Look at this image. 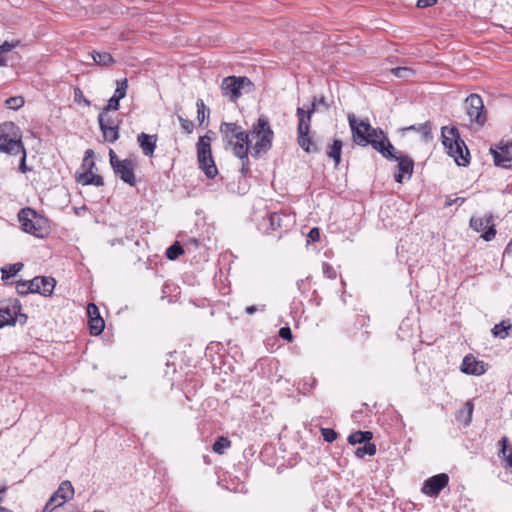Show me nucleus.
I'll return each mask as SVG.
<instances>
[{
	"label": "nucleus",
	"mask_w": 512,
	"mask_h": 512,
	"mask_svg": "<svg viewBox=\"0 0 512 512\" xmlns=\"http://www.w3.org/2000/svg\"><path fill=\"white\" fill-rule=\"evenodd\" d=\"M196 146L199 168L208 178L213 179L218 170L211 153V138L207 134L200 136Z\"/></svg>",
	"instance_id": "nucleus-7"
},
{
	"label": "nucleus",
	"mask_w": 512,
	"mask_h": 512,
	"mask_svg": "<svg viewBox=\"0 0 512 512\" xmlns=\"http://www.w3.org/2000/svg\"><path fill=\"white\" fill-rule=\"evenodd\" d=\"M283 217L281 214L277 213V212H274V213H271L269 215V222H270V227L273 229V230H276V229H279V228H282L283 226Z\"/></svg>",
	"instance_id": "nucleus-41"
},
{
	"label": "nucleus",
	"mask_w": 512,
	"mask_h": 512,
	"mask_svg": "<svg viewBox=\"0 0 512 512\" xmlns=\"http://www.w3.org/2000/svg\"><path fill=\"white\" fill-rule=\"evenodd\" d=\"M94 152L91 149L86 150L85 157L83 159V167L86 166L87 160L93 156Z\"/></svg>",
	"instance_id": "nucleus-60"
},
{
	"label": "nucleus",
	"mask_w": 512,
	"mask_h": 512,
	"mask_svg": "<svg viewBox=\"0 0 512 512\" xmlns=\"http://www.w3.org/2000/svg\"><path fill=\"white\" fill-rule=\"evenodd\" d=\"M106 125L116 126L115 121L106 113Z\"/></svg>",
	"instance_id": "nucleus-62"
},
{
	"label": "nucleus",
	"mask_w": 512,
	"mask_h": 512,
	"mask_svg": "<svg viewBox=\"0 0 512 512\" xmlns=\"http://www.w3.org/2000/svg\"><path fill=\"white\" fill-rule=\"evenodd\" d=\"M436 2H437V0H418L417 7L426 8V7L434 5Z\"/></svg>",
	"instance_id": "nucleus-56"
},
{
	"label": "nucleus",
	"mask_w": 512,
	"mask_h": 512,
	"mask_svg": "<svg viewBox=\"0 0 512 512\" xmlns=\"http://www.w3.org/2000/svg\"><path fill=\"white\" fill-rule=\"evenodd\" d=\"M110 164L121 180L131 186H134L135 174L132 161L128 159L120 160L115 152L111 149L109 152Z\"/></svg>",
	"instance_id": "nucleus-10"
},
{
	"label": "nucleus",
	"mask_w": 512,
	"mask_h": 512,
	"mask_svg": "<svg viewBox=\"0 0 512 512\" xmlns=\"http://www.w3.org/2000/svg\"><path fill=\"white\" fill-rule=\"evenodd\" d=\"M342 147V141L339 139H335L327 151L328 157L334 160L335 166H338L341 161Z\"/></svg>",
	"instance_id": "nucleus-28"
},
{
	"label": "nucleus",
	"mask_w": 512,
	"mask_h": 512,
	"mask_svg": "<svg viewBox=\"0 0 512 512\" xmlns=\"http://www.w3.org/2000/svg\"><path fill=\"white\" fill-rule=\"evenodd\" d=\"M347 118L351 128L353 142L358 146L365 147L369 145L368 139H370L371 136H376V133H382V129L373 128L368 120H359L352 113L348 114Z\"/></svg>",
	"instance_id": "nucleus-6"
},
{
	"label": "nucleus",
	"mask_w": 512,
	"mask_h": 512,
	"mask_svg": "<svg viewBox=\"0 0 512 512\" xmlns=\"http://www.w3.org/2000/svg\"><path fill=\"white\" fill-rule=\"evenodd\" d=\"M512 332V324L509 320H503L500 323L496 324L492 328V334L494 337L505 339L511 335Z\"/></svg>",
	"instance_id": "nucleus-23"
},
{
	"label": "nucleus",
	"mask_w": 512,
	"mask_h": 512,
	"mask_svg": "<svg viewBox=\"0 0 512 512\" xmlns=\"http://www.w3.org/2000/svg\"><path fill=\"white\" fill-rule=\"evenodd\" d=\"M20 129L13 122H4L0 125V153L16 155L24 145Z\"/></svg>",
	"instance_id": "nucleus-5"
},
{
	"label": "nucleus",
	"mask_w": 512,
	"mask_h": 512,
	"mask_svg": "<svg viewBox=\"0 0 512 512\" xmlns=\"http://www.w3.org/2000/svg\"><path fill=\"white\" fill-rule=\"evenodd\" d=\"M87 313H88V316H89V320L94 318V317H101L100 313H99V309H98V307L94 303L88 304V306H87Z\"/></svg>",
	"instance_id": "nucleus-50"
},
{
	"label": "nucleus",
	"mask_w": 512,
	"mask_h": 512,
	"mask_svg": "<svg viewBox=\"0 0 512 512\" xmlns=\"http://www.w3.org/2000/svg\"><path fill=\"white\" fill-rule=\"evenodd\" d=\"M369 145L373 147L378 153L388 160L397 159V151L395 147L390 143L387 135L382 130L381 134L376 133V136H371Z\"/></svg>",
	"instance_id": "nucleus-11"
},
{
	"label": "nucleus",
	"mask_w": 512,
	"mask_h": 512,
	"mask_svg": "<svg viewBox=\"0 0 512 512\" xmlns=\"http://www.w3.org/2000/svg\"><path fill=\"white\" fill-rule=\"evenodd\" d=\"M21 305L15 300L13 303L7 304L5 306L0 307V328H3L7 325H14L16 323L17 317H23L24 321L26 320V316L20 313Z\"/></svg>",
	"instance_id": "nucleus-14"
},
{
	"label": "nucleus",
	"mask_w": 512,
	"mask_h": 512,
	"mask_svg": "<svg viewBox=\"0 0 512 512\" xmlns=\"http://www.w3.org/2000/svg\"><path fill=\"white\" fill-rule=\"evenodd\" d=\"M242 161L241 173L246 175L249 171V159L248 152H246V158H239Z\"/></svg>",
	"instance_id": "nucleus-55"
},
{
	"label": "nucleus",
	"mask_w": 512,
	"mask_h": 512,
	"mask_svg": "<svg viewBox=\"0 0 512 512\" xmlns=\"http://www.w3.org/2000/svg\"><path fill=\"white\" fill-rule=\"evenodd\" d=\"M465 202V198H462V197H457L455 199H448L447 202H446V205L447 206H451L453 204H458V205H461Z\"/></svg>",
	"instance_id": "nucleus-58"
},
{
	"label": "nucleus",
	"mask_w": 512,
	"mask_h": 512,
	"mask_svg": "<svg viewBox=\"0 0 512 512\" xmlns=\"http://www.w3.org/2000/svg\"><path fill=\"white\" fill-rule=\"evenodd\" d=\"M493 221L492 216H486L482 218H471L470 227L477 232L486 229Z\"/></svg>",
	"instance_id": "nucleus-31"
},
{
	"label": "nucleus",
	"mask_w": 512,
	"mask_h": 512,
	"mask_svg": "<svg viewBox=\"0 0 512 512\" xmlns=\"http://www.w3.org/2000/svg\"><path fill=\"white\" fill-rule=\"evenodd\" d=\"M18 221L24 232L37 238H44L49 233L48 220L34 209L26 207L19 211Z\"/></svg>",
	"instance_id": "nucleus-4"
},
{
	"label": "nucleus",
	"mask_w": 512,
	"mask_h": 512,
	"mask_svg": "<svg viewBox=\"0 0 512 512\" xmlns=\"http://www.w3.org/2000/svg\"><path fill=\"white\" fill-rule=\"evenodd\" d=\"M298 118L297 133L310 132L312 115L308 114L302 107L296 110Z\"/></svg>",
	"instance_id": "nucleus-21"
},
{
	"label": "nucleus",
	"mask_w": 512,
	"mask_h": 512,
	"mask_svg": "<svg viewBox=\"0 0 512 512\" xmlns=\"http://www.w3.org/2000/svg\"><path fill=\"white\" fill-rule=\"evenodd\" d=\"M512 146V142H507V143H503V142H500L499 144L496 145V147L494 149H496L497 151H501L500 153H508V150L509 148Z\"/></svg>",
	"instance_id": "nucleus-54"
},
{
	"label": "nucleus",
	"mask_w": 512,
	"mask_h": 512,
	"mask_svg": "<svg viewBox=\"0 0 512 512\" xmlns=\"http://www.w3.org/2000/svg\"><path fill=\"white\" fill-rule=\"evenodd\" d=\"M449 483V477L445 473L434 475L425 480L422 486V492L429 497H437L442 489Z\"/></svg>",
	"instance_id": "nucleus-13"
},
{
	"label": "nucleus",
	"mask_w": 512,
	"mask_h": 512,
	"mask_svg": "<svg viewBox=\"0 0 512 512\" xmlns=\"http://www.w3.org/2000/svg\"><path fill=\"white\" fill-rule=\"evenodd\" d=\"M230 441L225 437H218L214 442L212 449L217 454H223L227 448L230 447Z\"/></svg>",
	"instance_id": "nucleus-37"
},
{
	"label": "nucleus",
	"mask_w": 512,
	"mask_h": 512,
	"mask_svg": "<svg viewBox=\"0 0 512 512\" xmlns=\"http://www.w3.org/2000/svg\"><path fill=\"white\" fill-rule=\"evenodd\" d=\"M91 57L97 65L102 67H109L114 63L112 55L108 52L92 51Z\"/></svg>",
	"instance_id": "nucleus-27"
},
{
	"label": "nucleus",
	"mask_w": 512,
	"mask_h": 512,
	"mask_svg": "<svg viewBox=\"0 0 512 512\" xmlns=\"http://www.w3.org/2000/svg\"><path fill=\"white\" fill-rule=\"evenodd\" d=\"M461 371L469 375H482L485 373L484 363L472 355H466L462 361Z\"/></svg>",
	"instance_id": "nucleus-16"
},
{
	"label": "nucleus",
	"mask_w": 512,
	"mask_h": 512,
	"mask_svg": "<svg viewBox=\"0 0 512 512\" xmlns=\"http://www.w3.org/2000/svg\"><path fill=\"white\" fill-rule=\"evenodd\" d=\"M184 253V250L178 241L174 242L167 250L166 257L169 260H176L181 254Z\"/></svg>",
	"instance_id": "nucleus-36"
},
{
	"label": "nucleus",
	"mask_w": 512,
	"mask_h": 512,
	"mask_svg": "<svg viewBox=\"0 0 512 512\" xmlns=\"http://www.w3.org/2000/svg\"><path fill=\"white\" fill-rule=\"evenodd\" d=\"M42 282L43 280H20L16 283V291L19 295H27L32 293L33 290H37L39 288L37 284Z\"/></svg>",
	"instance_id": "nucleus-25"
},
{
	"label": "nucleus",
	"mask_w": 512,
	"mask_h": 512,
	"mask_svg": "<svg viewBox=\"0 0 512 512\" xmlns=\"http://www.w3.org/2000/svg\"><path fill=\"white\" fill-rule=\"evenodd\" d=\"M252 82L245 76H228L222 80L221 91L223 96L230 101L236 102L243 94L252 90Z\"/></svg>",
	"instance_id": "nucleus-8"
},
{
	"label": "nucleus",
	"mask_w": 512,
	"mask_h": 512,
	"mask_svg": "<svg viewBox=\"0 0 512 512\" xmlns=\"http://www.w3.org/2000/svg\"><path fill=\"white\" fill-rule=\"evenodd\" d=\"M316 101H317V106H323L326 109H328L329 106H328V104L326 102L325 97H320L319 99H316Z\"/></svg>",
	"instance_id": "nucleus-61"
},
{
	"label": "nucleus",
	"mask_w": 512,
	"mask_h": 512,
	"mask_svg": "<svg viewBox=\"0 0 512 512\" xmlns=\"http://www.w3.org/2000/svg\"><path fill=\"white\" fill-rule=\"evenodd\" d=\"M157 135H150L144 132L140 133L137 136V141L144 153V155L151 157L154 154L157 143Z\"/></svg>",
	"instance_id": "nucleus-18"
},
{
	"label": "nucleus",
	"mask_w": 512,
	"mask_h": 512,
	"mask_svg": "<svg viewBox=\"0 0 512 512\" xmlns=\"http://www.w3.org/2000/svg\"><path fill=\"white\" fill-rule=\"evenodd\" d=\"M464 109L472 124L479 127L484 126L487 121V111L485 110L482 98L478 94H470L464 101Z\"/></svg>",
	"instance_id": "nucleus-9"
},
{
	"label": "nucleus",
	"mask_w": 512,
	"mask_h": 512,
	"mask_svg": "<svg viewBox=\"0 0 512 512\" xmlns=\"http://www.w3.org/2000/svg\"><path fill=\"white\" fill-rule=\"evenodd\" d=\"M74 494V488L70 481H63L57 491L50 497L45 506V510L52 511L58 506L63 505Z\"/></svg>",
	"instance_id": "nucleus-12"
},
{
	"label": "nucleus",
	"mask_w": 512,
	"mask_h": 512,
	"mask_svg": "<svg viewBox=\"0 0 512 512\" xmlns=\"http://www.w3.org/2000/svg\"><path fill=\"white\" fill-rule=\"evenodd\" d=\"M105 327L104 320L101 317H94L89 320V329L92 335H99L103 332Z\"/></svg>",
	"instance_id": "nucleus-34"
},
{
	"label": "nucleus",
	"mask_w": 512,
	"mask_h": 512,
	"mask_svg": "<svg viewBox=\"0 0 512 512\" xmlns=\"http://www.w3.org/2000/svg\"><path fill=\"white\" fill-rule=\"evenodd\" d=\"M405 130L417 131V132H419L422 135V137L425 140L431 139L432 127H431V123L430 122H425V123H422V124H419V125H411V126L405 128Z\"/></svg>",
	"instance_id": "nucleus-33"
},
{
	"label": "nucleus",
	"mask_w": 512,
	"mask_h": 512,
	"mask_svg": "<svg viewBox=\"0 0 512 512\" xmlns=\"http://www.w3.org/2000/svg\"><path fill=\"white\" fill-rule=\"evenodd\" d=\"M98 122H99L100 130L102 132V135H103L105 141L110 142V143L115 142L119 137L118 126L117 125L110 126V125L104 124V123H106V113L105 112H101L99 114Z\"/></svg>",
	"instance_id": "nucleus-17"
},
{
	"label": "nucleus",
	"mask_w": 512,
	"mask_h": 512,
	"mask_svg": "<svg viewBox=\"0 0 512 512\" xmlns=\"http://www.w3.org/2000/svg\"><path fill=\"white\" fill-rule=\"evenodd\" d=\"M178 120L181 123V127L184 131H186L188 134L192 133L194 129V124L192 121L184 119L182 116H178Z\"/></svg>",
	"instance_id": "nucleus-47"
},
{
	"label": "nucleus",
	"mask_w": 512,
	"mask_h": 512,
	"mask_svg": "<svg viewBox=\"0 0 512 512\" xmlns=\"http://www.w3.org/2000/svg\"><path fill=\"white\" fill-rule=\"evenodd\" d=\"M395 161H398V173L395 174V181L397 183H402L405 175L407 176V179H410L414 169L413 160L410 157L406 155L403 156L397 152V159Z\"/></svg>",
	"instance_id": "nucleus-15"
},
{
	"label": "nucleus",
	"mask_w": 512,
	"mask_h": 512,
	"mask_svg": "<svg viewBox=\"0 0 512 512\" xmlns=\"http://www.w3.org/2000/svg\"><path fill=\"white\" fill-rule=\"evenodd\" d=\"M512 253V239L508 243L507 247L505 248L504 254H511Z\"/></svg>",
	"instance_id": "nucleus-64"
},
{
	"label": "nucleus",
	"mask_w": 512,
	"mask_h": 512,
	"mask_svg": "<svg viewBox=\"0 0 512 512\" xmlns=\"http://www.w3.org/2000/svg\"><path fill=\"white\" fill-rule=\"evenodd\" d=\"M90 185H94V186H97V187L103 186L104 185L103 178L100 175L94 174L92 182H91Z\"/></svg>",
	"instance_id": "nucleus-57"
},
{
	"label": "nucleus",
	"mask_w": 512,
	"mask_h": 512,
	"mask_svg": "<svg viewBox=\"0 0 512 512\" xmlns=\"http://www.w3.org/2000/svg\"><path fill=\"white\" fill-rule=\"evenodd\" d=\"M474 405L471 401H467L463 407V409L459 410L456 414V419L463 423L465 426H468L471 423L472 415H473Z\"/></svg>",
	"instance_id": "nucleus-24"
},
{
	"label": "nucleus",
	"mask_w": 512,
	"mask_h": 512,
	"mask_svg": "<svg viewBox=\"0 0 512 512\" xmlns=\"http://www.w3.org/2000/svg\"><path fill=\"white\" fill-rule=\"evenodd\" d=\"M74 100L76 103H84L86 106H90V101L83 95L80 88L74 89Z\"/></svg>",
	"instance_id": "nucleus-44"
},
{
	"label": "nucleus",
	"mask_w": 512,
	"mask_h": 512,
	"mask_svg": "<svg viewBox=\"0 0 512 512\" xmlns=\"http://www.w3.org/2000/svg\"><path fill=\"white\" fill-rule=\"evenodd\" d=\"M18 43H19L18 41H15V42L5 41L4 43L0 44V54L4 53V52L11 51L13 48H15L18 45Z\"/></svg>",
	"instance_id": "nucleus-51"
},
{
	"label": "nucleus",
	"mask_w": 512,
	"mask_h": 512,
	"mask_svg": "<svg viewBox=\"0 0 512 512\" xmlns=\"http://www.w3.org/2000/svg\"><path fill=\"white\" fill-rule=\"evenodd\" d=\"M321 435L328 443H332L337 439V433L332 428H321Z\"/></svg>",
	"instance_id": "nucleus-42"
},
{
	"label": "nucleus",
	"mask_w": 512,
	"mask_h": 512,
	"mask_svg": "<svg viewBox=\"0 0 512 512\" xmlns=\"http://www.w3.org/2000/svg\"><path fill=\"white\" fill-rule=\"evenodd\" d=\"M376 453V446L370 442L364 443V446L358 447L355 451V455L359 458H363L365 455L373 456Z\"/></svg>",
	"instance_id": "nucleus-35"
},
{
	"label": "nucleus",
	"mask_w": 512,
	"mask_h": 512,
	"mask_svg": "<svg viewBox=\"0 0 512 512\" xmlns=\"http://www.w3.org/2000/svg\"><path fill=\"white\" fill-rule=\"evenodd\" d=\"M127 88H128V81H127V79H124L122 81H118L117 82V88H116L113 96L118 98V99H120V100L123 99L126 96Z\"/></svg>",
	"instance_id": "nucleus-40"
},
{
	"label": "nucleus",
	"mask_w": 512,
	"mask_h": 512,
	"mask_svg": "<svg viewBox=\"0 0 512 512\" xmlns=\"http://www.w3.org/2000/svg\"><path fill=\"white\" fill-rule=\"evenodd\" d=\"M119 102H120V99H118V98H116V97L112 96V97L109 99L107 106L103 109V111H102V112H105V113H106V112H108V111H110V110H115V111H116V110H118V109H119V107H120Z\"/></svg>",
	"instance_id": "nucleus-46"
},
{
	"label": "nucleus",
	"mask_w": 512,
	"mask_h": 512,
	"mask_svg": "<svg viewBox=\"0 0 512 512\" xmlns=\"http://www.w3.org/2000/svg\"><path fill=\"white\" fill-rule=\"evenodd\" d=\"M322 269H323V274L325 275V277H327L329 279H335L337 277V273H336L335 269L330 264L323 263Z\"/></svg>",
	"instance_id": "nucleus-45"
},
{
	"label": "nucleus",
	"mask_w": 512,
	"mask_h": 512,
	"mask_svg": "<svg viewBox=\"0 0 512 512\" xmlns=\"http://www.w3.org/2000/svg\"><path fill=\"white\" fill-rule=\"evenodd\" d=\"M487 228L488 229L485 231L482 237L485 241H491L496 235V230L493 223H491Z\"/></svg>",
	"instance_id": "nucleus-48"
},
{
	"label": "nucleus",
	"mask_w": 512,
	"mask_h": 512,
	"mask_svg": "<svg viewBox=\"0 0 512 512\" xmlns=\"http://www.w3.org/2000/svg\"><path fill=\"white\" fill-rule=\"evenodd\" d=\"M220 133L223 141L232 147L234 155L246 158V152L251 149L250 131L246 132L236 123L222 122Z\"/></svg>",
	"instance_id": "nucleus-1"
},
{
	"label": "nucleus",
	"mask_w": 512,
	"mask_h": 512,
	"mask_svg": "<svg viewBox=\"0 0 512 512\" xmlns=\"http://www.w3.org/2000/svg\"><path fill=\"white\" fill-rule=\"evenodd\" d=\"M391 73L398 78H410L414 75V71L409 67H396L391 69Z\"/></svg>",
	"instance_id": "nucleus-38"
},
{
	"label": "nucleus",
	"mask_w": 512,
	"mask_h": 512,
	"mask_svg": "<svg viewBox=\"0 0 512 512\" xmlns=\"http://www.w3.org/2000/svg\"><path fill=\"white\" fill-rule=\"evenodd\" d=\"M33 280H43V282L38 283L37 286L39 288H37V290H33L32 293H39L43 296H50L52 294L56 284L54 278L37 276Z\"/></svg>",
	"instance_id": "nucleus-20"
},
{
	"label": "nucleus",
	"mask_w": 512,
	"mask_h": 512,
	"mask_svg": "<svg viewBox=\"0 0 512 512\" xmlns=\"http://www.w3.org/2000/svg\"><path fill=\"white\" fill-rule=\"evenodd\" d=\"M310 132L297 133L298 145L307 153H318L320 149L314 143Z\"/></svg>",
	"instance_id": "nucleus-19"
},
{
	"label": "nucleus",
	"mask_w": 512,
	"mask_h": 512,
	"mask_svg": "<svg viewBox=\"0 0 512 512\" xmlns=\"http://www.w3.org/2000/svg\"><path fill=\"white\" fill-rule=\"evenodd\" d=\"M250 137L256 140L254 144H251V155L253 157L257 158L271 149L274 132L265 116L259 117L257 122L253 124Z\"/></svg>",
	"instance_id": "nucleus-3"
},
{
	"label": "nucleus",
	"mask_w": 512,
	"mask_h": 512,
	"mask_svg": "<svg viewBox=\"0 0 512 512\" xmlns=\"http://www.w3.org/2000/svg\"><path fill=\"white\" fill-rule=\"evenodd\" d=\"M317 101L316 98L313 99L311 103V107L306 111L308 114L313 115L317 111Z\"/></svg>",
	"instance_id": "nucleus-59"
},
{
	"label": "nucleus",
	"mask_w": 512,
	"mask_h": 512,
	"mask_svg": "<svg viewBox=\"0 0 512 512\" xmlns=\"http://www.w3.org/2000/svg\"><path fill=\"white\" fill-rule=\"evenodd\" d=\"M442 143L451 157L459 166H467L470 162L469 150L455 127H442Z\"/></svg>",
	"instance_id": "nucleus-2"
},
{
	"label": "nucleus",
	"mask_w": 512,
	"mask_h": 512,
	"mask_svg": "<svg viewBox=\"0 0 512 512\" xmlns=\"http://www.w3.org/2000/svg\"><path fill=\"white\" fill-rule=\"evenodd\" d=\"M279 336L287 341H292L293 335L290 327H282L279 330Z\"/></svg>",
	"instance_id": "nucleus-49"
},
{
	"label": "nucleus",
	"mask_w": 512,
	"mask_h": 512,
	"mask_svg": "<svg viewBox=\"0 0 512 512\" xmlns=\"http://www.w3.org/2000/svg\"><path fill=\"white\" fill-rule=\"evenodd\" d=\"M373 437L370 431H357L349 435L348 442L351 445L369 442Z\"/></svg>",
	"instance_id": "nucleus-30"
},
{
	"label": "nucleus",
	"mask_w": 512,
	"mask_h": 512,
	"mask_svg": "<svg viewBox=\"0 0 512 512\" xmlns=\"http://www.w3.org/2000/svg\"><path fill=\"white\" fill-rule=\"evenodd\" d=\"M24 265L21 262H17L14 264H9L0 269L2 274V280L7 281L8 279L14 277L18 272L23 269Z\"/></svg>",
	"instance_id": "nucleus-29"
},
{
	"label": "nucleus",
	"mask_w": 512,
	"mask_h": 512,
	"mask_svg": "<svg viewBox=\"0 0 512 512\" xmlns=\"http://www.w3.org/2000/svg\"><path fill=\"white\" fill-rule=\"evenodd\" d=\"M87 165V170L76 177L77 182L82 185H90L94 176L92 169L95 167V163L90 161Z\"/></svg>",
	"instance_id": "nucleus-32"
},
{
	"label": "nucleus",
	"mask_w": 512,
	"mask_h": 512,
	"mask_svg": "<svg viewBox=\"0 0 512 512\" xmlns=\"http://www.w3.org/2000/svg\"><path fill=\"white\" fill-rule=\"evenodd\" d=\"M5 103L8 106V108L13 109V110H17V109L21 108L24 105L25 101H24V98L22 96H13V97H9L5 101Z\"/></svg>",
	"instance_id": "nucleus-39"
},
{
	"label": "nucleus",
	"mask_w": 512,
	"mask_h": 512,
	"mask_svg": "<svg viewBox=\"0 0 512 512\" xmlns=\"http://www.w3.org/2000/svg\"><path fill=\"white\" fill-rule=\"evenodd\" d=\"M196 107H197V119H198L199 123L202 124L205 119V110H206L205 104L202 99L197 100Z\"/></svg>",
	"instance_id": "nucleus-43"
},
{
	"label": "nucleus",
	"mask_w": 512,
	"mask_h": 512,
	"mask_svg": "<svg viewBox=\"0 0 512 512\" xmlns=\"http://www.w3.org/2000/svg\"><path fill=\"white\" fill-rule=\"evenodd\" d=\"M507 437H503L499 444L501 446L500 453L502 454V458L504 460V467L506 469H510L512 471V446H507Z\"/></svg>",
	"instance_id": "nucleus-26"
},
{
	"label": "nucleus",
	"mask_w": 512,
	"mask_h": 512,
	"mask_svg": "<svg viewBox=\"0 0 512 512\" xmlns=\"http://www.w3.org/2000/svg\"><path fill=\"white\" fill-rule=\"evenodd\" d=\"M308 238L312 242H317L320 239V230L317 227H314L308 233Z\"/></svg>",
	"instance_id": "nucleus-53"
},
{
	"label": "nucleus",
	"mask_w": 512,
	"mask_h": 512,
	"mask_svg": "<svg viewBox=\"0 0 512 512\" xmlns=\"http://www.w3.org/2000/svg\"><path fill=\"white\" fill-rule=\"evenodd\" d=\"M20 153L22 154V157H21V161H20V165H19V170L22 172V173H26L27 171H29L30 169L27 167L26 165V150L25 148L23 147V149L20 151Z\"/></svg>",
	"instance_id": "nucleus-52"
},
{
	"label": "nucleus",
	"mask_w": 512,
	"mask_h": 512,
	"mask_svg": "<svg viewBox=\"0 0 512 512\" xmlns=\"http://www.w3.org/2000/svg\"><path fill=\"white\" fill-rule=\"evenodd\" d=\"M257 311V307L252 305V306H248L246 308V313L249 314V315H252L253 313H255Z\"/></svg>",
	"instance_id": "nucleus-63"
},
{
	"label": "nucleus",
	"mask_w": 512,
	"mask_h": 512,
	"mask_svg": "<svg viewBox=\"0 0 512 512\" xmlns=\"http://www.w3.org/2000/svg\"><path fill=\"white\" fill-rule=\"evenodd\" d=\"M490 153L493 156V161L496 166L503 168L512 167V155L510 153H500L493 147L490 148Z\"/></svg>",
	"instance_id": "nucleus-22"
}]
</instances>
